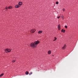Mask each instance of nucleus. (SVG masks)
<instances>
[{
	"label": "nucleus",
	"mask_w": 78,
	"mask_h": 78,
	"mask_svg": "<svg viewBox=\"0 0 78 78\" xmlns=\"http://www.w3.org/2000/svg\"><path fill=\"white\" fill-rule=\"evenodd\" d=\"M56 4H58V2H56Z\"/></svg>",
	"instance_id": "nucleus-14"
},
{
	"label": "nucleus",
	"mask_w": 78,
	"mask_h": 78,
	"mask_svg": "<svg viewBox=\"0 0 78 78\" xmlns=\"http://www.w3.org/2000/svg\"><path fill=\"white\" fill-rule=\"evenodd\" d=\"M58 30H60V24H59V25L58 26Z\"/></svg>",
	"instance_id": "nucleus-7"
},
{
	"label": "nucleus",
	"mask_w": 78,
	"mask_h": 78,
	"mask_svg": "<svg viewBox=\"0 0 78 78\" xmlns=\"http://www.w3.org/2000/svg\"><path fill=\"white\" fill-rule=\"evenodd\" d=\"M11 50L9 48L6 49L5 50V51L6 52H10L11 51Z\"/></svg>",
	"instance_id": "nucleus-2"
},
{
	"label": "nucleus",
	"mask_w": 78,
	"mask_h": 78,
	"mask_svg": "<svg viewBox=\"0 0 78 78\" xmlns=\"http://www.w3.org/2000/svg\"><path fill=\"white\" fill-rule=\"evenodd\" d=\"M66 44H65L63 47H62V50H64L65 49H66Z\"/></svg>",
	"instance_id": "nucleus-3"
},
{
	"label": "nucleus",
	"mask_w": 78,
	"mask_h": 78,
	"mask_svg": "<svg viewBox=\"0 0 78 78\" xmlns=\"http://www.w3.org/2000/svg\"><path fill=\"white\" fill-rule=\"evenodd\" d=\"M32 72H31L29 74V75H31V74H32Z\"/></svg>",
	"instance_id": "nucleus-15"
},
{
	"label": "nucleus",
	"mask_w": 78,
	"mask_h": 78,
	"mask_svg": "<svg viewBox=\"0 0 78 78\" xmlns=\"http://www.w3.org/2000/svg\"><path fill=\"white\" fill-rule=\"evenodd\" d=\"M25 73L26 75H28L29 74L28 72V71H27Z\"/></svg>",
	"instance_id": "nucleus-12"
},
{
	"label": "nucleus",
	"mask_w": 78,
	"mask_h": 78,
	"mask_svg": "<svg viewBox=\"0 0 78 78\" xmlns=\"http://www.w3.org/2000/svg\"><path fill=\"white\" fill-rule=\"evenodd\" d=\"M4 75L3 73H2V74H1L0 75V77H1V76H3Z\"/></svg>",
	"instance_id": "nucleus-13"
},
{
	"label": "nucleus",
	"mask_w": 78,
	"mask_h": 78,
	"mask_svg": "<svg viewBox=\"0 0 78 78\" xmlns=\"http://www.w3.org/2000/svg\"><path fill=\"white\" fill-rule=\"evenodd\" d=\"M60 16H59L58 17H57V18H58V19H59V18H60Z\"/></svg>",
	"instance_id": "nucleus-20"
},
{
	"label": "nucleus",
	"mask_w": 78,
	"mask_h": 78,
	"mask_svg": "<svg viewBox=\"0 0 78 78\" xmlns=\"http://www.w3.org/2000/svg\"><path fill=\"white\" fill-rule=\"evenodd\" d=\"M20 7V5H16L15 6V7L16 8H19Z\"/></svg>",
	"instance_id": "nucleus-6"
},
{
	"label": "nucleus",
	"mask_w": 78,
	"mask_h": 78,
	"mask_svg": "<svg viewBox=\"0 0 78 78\" xmlns=\"http://www.w3.org/2000/svg\"><path fill=\"white\" fill-rule=\"evenodd\" d=\"M62 19H64V16H62Z\"/></svg>",
	"instance_id": "nucleus-16"
},
{
	"label": "nucleus",
	"mask_w": 78,
	"mask_h": 78,
	"mask_svg": "<svg viewBox=\"0 0 78 78\" xmlns=\"http://www.w3.org/2000/svg\"><path fill=\"white\" fill-rule=\"evenodd\" d=\"M62 32H63V30L62 29L61 31Z\"/></svg>",
	"instance_id": "nucleus-21"
},
{
	"label": "nucleus",
	"mask_w": 78,
	"mask_h": 78,
	"mask_svg": "<svg viewBox=\"0 0 78 78\" xmlns=\"http://www.w3.org/2000/svg\"><path fill=\"white\" fill-rule=\"evenodd\" d=\"M65 9H63V11H65Z\"/></svg>",
	"instance_id": "nucleus-23"
},
{
	"label": "nucleus",
	"mask_w": 78,
	"mask_h": 78,
	"mask_svg": "<svg viewBox=\"0 0 78 78\" xmlns=\"http://www.w3.org/2000/svg\"><path fill=\"white\" fill-rule=\"evenodd\" d=\"M8 8H7V7H6L5 8V9H6L7 10Z\"/></svg>",
	"instance_id": "nucleus-18"
},
{
	"label": "nucleus",
	"mask_w": 78,
	"mask_h": 78,
	"mask_svg": "<svg viewBox=\"0 0 78 78\" xmlns=\"http://www.w3.org/2000/svg\"><path fill=\"white\" fill-rule=\"evenodd\" d=\"M48 54L50 55L51 53V51L50 50H49L48 52Z\"/></svg>",
	"instance_id": "nucleus-9"
},
{
	"label": "nucleus",
	"mask_w": 78,
	"mask_h": 78,
	"mask_svg": "<svg viewBox=\"0 0 78 78\" xmlns=\"http://www.w3.org/2000/svg\"><path fill=\"white\" fill-rule=\"evenodd\" d=\"M15 62V61L14 60H13V61H12V62Z\"/></svg>",
	"instance_id": "nucleus-17"
},
{
	"label": "nucleus",
	"mask_w": 78,
	"mask_h": 78,
	"mask_svg": "<svg viewBox=\"0 0 78 78\" xmlns=\"http://www.w3.org/2000/svg\"><path fill=\"white\" fill-rule=\"evenodd\" d=\"M56 39H57V38L56 37H54V39L53 40V41H56Z\"/></svg>",
	"instance_id": "nucleus-10"
},
{
	"label": "nucleus",
	"mask_w": 78,
	"mask_h": 78,
	"mask_svg": "<svg viewBox=\"0 0 78 78\" xmlns=\"http://www.w3.org/2000/svg\"><path fill=\"white\" fill-rule=\"evenodd\" d=\"M12 7L11 6H10L8 7L9 9H12Z\"/></svg>",
	"instance_id": "nucleus-11"
},
{
	"label": "nucleus",
	"mask_w": 78,
	"mask_h": 78,
	"mask_svg": "<svg viewBox=\"0 0 78 78\" xmlns=\"http://www.w3.org/2000/svg\"><path fill=\"white\" fill-rule=\"evenodd\" d=\"M63 31H63V32L64 33L65 32V30H64Z\"/></svg>",
	"instance_id": "nucleus-22"
},
{
	"label": "nucleus",
	"mask_w": 78,
	"mask_h": 78,
	"mask_svg": "<svg viewBox=\"0 0 78 78\" xmlns=\"http://www.w3.org/2000/svg\"><path fill=\"white\" fill-rule=\"evenodd\" d=\"M52 56L53 57L54 56V55H52Z\"/></svg>",
	"instance_id": "nucleus-24"
},
{
	"label": "nucleus",
	"mask_w": 78,
	"mask_h": 78,
	"mask_svg": "<svg viewBox=\"0 0 78 78\" xmlns=\"http://www.w3.org/2000/svg\"><path fill=\"white\" fill-rule=\"evenodd\" d=\"M35 31V30L34 29H32L31 31V32L32 33H34Z\"/></svg>",
	"instance_id": "nucleus-4"
},
{
	"label": "nucleus",
	"mask_w": 78,
	"mask_h": 78,
	"mask_svg": "<svg viewBox=\"0 0 78 78\" xmlns=\"http://www.w3.org/2000/svg\"><path fill=\"white\" fill-rule=\"evenodd\" d=\"M65 27L66 29V28H67V26H65Z\"/></svg>",
	"instance_id": "nucleus-19"
},
{
	"label": "nucleus",
	"mask_w": 78,
	"mask_h": 78,
	"mask_svg": "<svg viewBox=\"0 0 78 78\" xmlns=\"http://www.w3.org/2000/svg\"><path fill=\"white\" fill-rule=\"evenodd\" d=\"M42 30L39 31L38 32V33L39 34H41L42 33Z\"/></svg>",
	"instance_id": "nucleus-8"
},
{
	"label": "nucleus",
	"mask_w": 78,
	"mask_h": 78,
	"mask_svg": "<svg viewBox=\"0 0 78 78\" xmlns=\"http://www.w3.org/2000/svg\"><path fill=\"white\" fill-rule=\"evenodd\" d=\"M40 43V41H35L34 43L30 44V45L31 47L33 48H35L37 46V45Z\"/></svg>",
	"instance_id": "nucleus-1"
},
{
	"label": "nucleus",
	"mask_w": 78,
	"mask_h": 78,
	"mask_svg": "<svg viewBox=\"0 0 78 78\" xmlns=\"http://www.w3.org/2000/svg\"><path fill=\"white\" fill-rule=\"evenodd\" d=\"M19 5H20V6L21 5H22V2H20L19 3Z\"/></svg>",
	"instance_id": "nucleus-5"
}]
</instances>
